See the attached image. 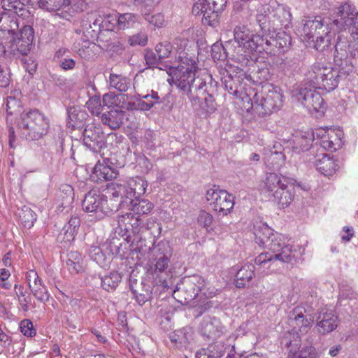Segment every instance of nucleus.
Instances as JSON below:
<instances>
[{"label": "nucleus", "instance_id": "nucleus-3", "mask_svg": "<svg viewBox=\"0 0 358 358\" xmlns=\"http://www.w3.org/2000/svg\"><path fill=\"white\" fill-rule=\"evenodd\" d=\"M17 127L27 140L38 141L48 133L50 120L38 109H30L21 113Z\"/></svg>", "mask_w": 358, "mask_h": 358}, {"label": "nucleus", "instance_id": "nucleus-61", "mask_svg": "<svg viewBox=\"0 0 358 358\" xmlns=\"http://www.w3.org/2000/svg\"><path fill=\"white\" fill-rule=\"evenodd\" d=\"M211 56L214 61H224L227 57L224 46L219 43H215L212 45Z\"/></svg>", "mask_w": 358, "mask_h": 358}, {"label": "nucleus", "instance_id": "nucleus-50", "mask_svg": "<svg viewBox=\"0 0 358 358\" xmlns=\"http://www.w3.org/2000/svg\"><path fill=\"white\" fill-rule=\"evenodd\" d=\"M316 40L313 38V41H309L307 43L308 45L313 46L316 50L323 52L330 45V36L329 34L317 35L315 37Z\"/></svg>", "mask_w": 358, "mask_h": 358}, {"label": "nucleus", "instance_id": "nucleus-16", "mask_svg": "<svg viewBox=\"0 0 358 358\" xmlns=\"http://www.w3.org/2000/svg\"><path fill=\"white\" fill-rule=\"evenodd\" d=\"M338 327V317L327 308L320 309L317 313L315 329L321 335L327 334Z\"/></svg>", "mask_w": 358, "mask_h": 358}, {"label": "nucleus", "instance_id": "nucleus-13", "mask_svg": "<svg viewBox=\"0 0 358 358\" xmlns=\"http://www.w3.org/2000/svg\"><path fill=\"white\" fill-rule=\"evenodd\" d=\"M83 135L84 145L93 152H99L105 147V137L100 124L88 123Z\"/></svg>", "mask_w": 358, "mask_h": 358}, {"label": "nucleus", "instance_id": "nucleus-25", "mask_svg": "<svg viewBox=\"0 0 358 358\" xmlns=\"http://www.w3.org/2000/svg\"><path fill=\"white\" fill-rule=\"evenodd\" d=\"M117 172L105 163L98 162L93 169L90 175L92 180L94 182L111 180L117 177Z\"/></svg>", "mask_w": 358, "mask_h": 358}, {"label": "nucleus", "instance_id": "nucleus-12", "mask_svg": "<svg viewBox=\"0 0 358 358\" xmlns=\"http://www.w3.org/2000/svg\"><path fill=\"white\" fill-rule=\"evenodd\" d=\"M288 321L294 329L300 331L301 334H306L313 324L314 317L310 310L303 306H298L289 313Z\"/></svg>", "mask_w": 358, "mask_h": 358}, {"label": "nucleus", "instance_id": "nucleus-53", "mask_svg": "<svg viewBox=\"0 0 358 358\" xmlns=\"http://www.w3.org/2000/svg\"><path fill=\"white\" fill-rule=\"evenodd\" d=\"M320 144L324 150L334 152L340 147L341 140L334 135L328 134L322 137Z\"/></svg>", "mask_w": 358, "mask_h": 358}, {"label": "nucleus", "instance_id": "nucleus-55", "mask_svg": "<svg viewBox=\"0 0 358 358\" xmlns=\"http://www.w3.org/2000/svg\"><path fill=\"white\" fill-rule=\"evenodd\" d=\"M133 86H134V90H136V95L138 97L142 98L147 101H148V100H150V101L153 103V106H155L157 103H160V97L158 95V93L157 92H155L154 90H151L150 94H143V93L139 92L138 80H136V78H135V80H134Z\"/></svg>", "mask_w": 358, "mask_h": 358}, {"label": "nucleus", "instance_id": "nucleus-32", "mask_svg": "<svg viewBox=\"0 0 358 358\" xmlns=\"http://www.w3.org/2000/svg\"><path fill=\"white\" fill-rule=\"evenodd\" d=\"M287 182V178L281 177L275 173H268L264 181L263 189L273 194L277 189L286 187Z\"/></svg>", "mask_w": 358, "mask_h": 358}, {"label": "nucleus", "instance_id": "nucleus-21", "mask_svg": "<svg viewBox=\"0 0 358 358\" xmlns=\"http://www.w3.org/2000/svg\"><path fill=\"white\" fill-rule=\"evenodd\" d=\"M271 34L266 35L267 47L271 50L268 51L270 54H275L276 52H285L291 45V36L285 31H279L274 36Z\"/></svg>", "mask_w": 358, "mask_h": 358}, {"label": "nucleus", "instance_id": "nucleus-28", "mask_svg": "<svg viewBox=\"0 0 358 358\" xmlns=\"http://www.w3.org/2000/svg\"><path fill=\"white\" fill-rule=\"evenodd\" d=\"M125 112L121 108L111 109L101 115V122L111 129L120 127L123 123Z\"/></svg>", "mask_w": 358, "mask_h": 358}, {"label": "nucleus", "instance_id": "nucleus-41", "mask_svg": "<svg viewBox=\"0 0 358 358\" xmlns=\"http://www.w3.org/2000/svg\"><path fill=\"white\" fill-rule=\"evenodd\" d=\"M1 17L0 22H3V24L0 26V29L8 34L14 36L15 31L19 29V22L15 15L9 16L5 13H2L0 10Z\"/></svg>", "mask_w": 358, "mask_h": 358}, {"label": "nucleus", "instance_id": "nucleus-23", "mask_svg": "<svg viewBox=\"0 0 358 358\" xmlns=\"http://www.w3.org/2000/svg\"><path fill=\"white\" fill-rule=\"evenodd\" d=\"M315 166L319 172L327 178L332 177L340 168L338 161L328 155L316 159Z\"/></svg>", "mask_w": 358, "mask_h": 358}, {"label": "nucleus", "instance_id": "nucleus-4", "mask_svg": "<svg viewBox=\"0 0 358 358\" xmlns=\"http://www.w3.org/2000/svg\"><path fill=\"white\" fill-rule=\"evenodd\" d=\"M353 69L352 63L347 66L346 70H344L343 66L338 69L315 64L307 76L309 82L313 83V87L331 92L338 87L340 80L352 73Z\"/></svg>", "mask_w": 358, "mask_h": 358}, {"label": "nucleus", "instance_id": "nucleus-47", "mask_svg": "<svg viewBox=\"0 0 358 358\" xmlns=\"http://www.w3.org/2000/svg\"><path fill=\"white\" fill-rule=\"evenodd\" d=\"M107 189L110 192L113 198H120V203L124 202L127 199L128 188L126 184L110 183L107 185Z\"/></svg>", "mask_w": 358, "mask_h": 358}, {"label": "nucleus", "instance_id": "nucleus-14", "mask_svg": "<svg viewBox=\"0 0 358 358\" xmlns=\"http://www.w3.org/2000/svg\"><path fill=\"white\" fill-rule=\"evenodd\" d=\"M358 55V43L353 41L351 38V43L349 44L345 38L342 39L341 36L338 37L335 45L334 61L340 66L344 64L348 65L352 62L348 61L349 57L354 58Z\"/></svg>", "mask_w": 358, "mask_h": 358}, {"label": "nucleus", "instance_id": "nucleus-30", "mask_svg": "<svg viewBox=\"0 0 358 358\" xmlns=\"http://www.w3.org/2000/svg\"><path fill=\"white\" fill-rule=\"evenodd\" d=\"M270 6L264 5L257 9L256 21L263 34L267 35L273 30V22L269 13Z\"/></svg>", "mask_w": 358, "mask_h": 358}, {"label": "nucleus", "instance_id": "nucleus-34", "mask_svg": "<svg viewBox=\"0 0 358 358\" xmlns=\"http://www.w3.org/2000/svg\"><path fill=\"white\" fill-rule=\"evenodd\" d=\"M255 266L252 264H244L236 273L235 285L238 288L245 287L255 276Z\"/></svg>", "mask_w": 358, "mask_h": 358}, {"label": "nucleus", "instance_id": "nucleus-43", "mask_svg": "<svg viewBox=\"0 0 358 358\" xmlns=\"http://www.w3.org/2000/svg\"><path fill=\"white\" fill-rule=\"evenodd\" d=\"M70 0H40L39 7L48 12H57L70 5Z\"/></svg>", "mask_w": 358, "mask_h": 358}, {"label": "nucleus", "instance_id": "nucleus-42", "mask_svg": "<svg viewBox=\"0 0 358 358\" xmlns=\"http://www.w3.org/2000/svg\"><path fill=\"white\" fill-rule=\"evenodd\" d=\"M137 284H138L137 280L130 278V279H129L130 289H131L133 295L134 296L137 303L140 306H143V304H145V303L146 301H148V300H150V299H151L152 292L148 289H142L141 292H139L136 287Z\"/></svg>", "mask_w": 358, "mask_h": 358}, {"label": "nucleus", "instance_id": "nucleus-62", "mask_svg": "<svg viewBox=\"0 0 358 358\" xmlns=\"http://www.w3.org/2000/svg\"><path fill=\"white\" fill-rule=\"evenodd\" d=\"M142 14L144 16L145 20L148 22L150 24L156 27H162L164 24V17L162 13H156L155 15H150V13H144L141 10Z\"/></svg>", "mask_w": 358, "mask_h": 358}, {"label": "nucleus", "instance_id": "nucleus-37", "mask_svg": "<svg viewBox=\"0 0 358 358\" xmlns=\"http://www.w3.org/2000/svg\"><path fill=\"white\" fill-rule=\"evenodd\" d=\"M192 340V331L190 328H183L171 336V341L178 348H186Z\"/></svg>", "mask_w": 358, "mask_h": 358}, {"label": "nucleus", "instance_id": "nucleus-51", "mask_svg": "<svg viewBox=\"0 0 358 358\" xmlns=\"http://www.w3.org/2000/svg\"><path fill=\"white\" fill-rule=\"evenodd\" d=\"M306 108L310 111V113H324V100L319 93L315 94V97L310 101L308 100V103H306Z\"/></svg>", "mask_w": 358, "mask_h": 358}, {"label": "nucleus", "instance_id": "nucleus-59", "mask_svg": "<svg viewBox=\"0 0 358 358\" xmlns=\"http://www.w3.org/2000/svg\"><path fill=\"white\" fill-rule=\"evenodd\" d=\"M89 255L90 258L96 262L101 266H104L105 263V255L102 252V250L99 246L92 245L89 249Z\"/></svg>", "mask_w": 358, "mask_h": 358}, {"label": "nucleus", "instance_id": "nucleus-35", "mask_svg": "<svg viewBox=\"0 0 358 358\" xmlns=\"http://www.w3.org/2000/svg\"><path fill=\"white\" fill-rule=\"evenodd\" d=\"M88 115L78 107H71L68 109V124L75 129L83 128Z\"/></svg>", "mask_w": 358, "mask_h": 358}, {"label": "nucleus", "instance_id": "nucleus-9", "mask_svg": "<svg viewBox=\"0 0 358 358\" xmlns=\"http://www.w3.org/2000/svg\"><path fill=\"white\" fill-rule=\"evenodd\" d=\"M107 196L96 191L91 190L85 196L82 207L96 221L110 215L115 210L108 204Z\"/></svg>", "mask_w": 358, "mask_h": 358}, {"label": "nucleus", "instance_id": "nucleus-39", "mask_svg": "<svg viewBox=\"0 0 358 358\" xmlns=\"http://www.w3.org/2000/svg\"><path fill=\"white\" fill-rule=\"evenodd\" d=\"M117 30H126L134 28L138 23V16L131 13H117Z\"/></svg>", "mask_w": 358, "mask_h": 358}, {"label": "nucleus", "instance_id": "nucleus-10", "mask_svg": "<svg viewBox=\"0 0 358 358\" xmlns=\"http://www.w3.org/2000/svg\"><path fill=\"white\" fill-rule=\"evenodd\" d=\"M245 54L234 56L235 62L240 65V68L250 66L255 64L254 59L249 55L252 52H266L268 53L271 50L267 47L266 35L252 34L246 42L242 45Z\"/></svg>", "mask_w": 358, "mask_h": 358}, {"label": "nucleus", "instance_id": "nucleus-36", "mask_svg": "<svg viewBox=\"0 0 358 358\" xmlns=\"http://www.w3.org/2000/svg\"><path fill=\"white\" fill-rule=\"evenodd\" d=\"M108 82L110 87L117 90L120 92H127L131 85L130 78L122 74L114 73H110Z\"/></svg>", "mask_w": 358, "mask_h": 358}, {"label": "nucleus", "instance_id": "nucleus-19", "mask_svg": "<svg viewBox=\"0 0 358 358\" xmlns=\"http://www.w3.org/2000/svg\"><path fill=\"white\" fill-rule=\"evenodd\" d=\"M238 68L240 69V71L237 72V74H238V76H232V74L226 69H223L221 71V80L224 85L226 90L229 94L236 97L241 96V90L242 87L241 86L240 78L243 79V77L245 78V71L243 69L240 68V66H238Z\"/></svg>", "mask_w": 358, "mask_h": 358}, {"label": "nucleus", "instance_id": "nucleus-57", "mask_svg": "<svg viewBox=\"0 0 358 358\" xmlns=\"http://www.w3.org/2000/svg\"><path fill=\"white\" fill-rule=\"evenodd\" d=\"M227 346L222 341H216L208 345L210 356L213 358H220L225 352Z\"/></svg>", "mask_w": 358, "mask_h": 358}, {"label": "nucleus", "instance_id": "nucleus-33", "mask_svg": "<svg viewBox=\"0 0 358 358\" xmlns=\"http://www.w3.org/2000/svg\"><path fill=\"white\" fill-rule=\"evenodd\" d=\"M65 263L71 273H79L85 270L83 257L81 253L77 251L69 252Z\"/></svg>", "mask_w": 358, "mask_h": 358}, {"label": "nucleus", "instance_id": "nucleus-64", "mask_svg": "<svg viewBox=\"0 0 358 358\" xmlns=\"http://www.w3.org/2000/svg\"><path fill=\"white\" fill-rule=\"evenodd\" d=\"M101 27L108 31L117 30V13L106 15L101 22Z\"/></svg>", "mask_w": 358, "mask_h": 358}, {"label": "nucleus", "instance_id": "nucleus-63", "mask_svg": "<svg viewBox=\"0 0 358 358\" xmlns=\"http://www.w3.org/2000/svg\"><path fill=\"white\" fill-rule=\"evenodd\" d=\"M172 50V45L168 41L159 43L155 47V52L161 59L167 58Z\"/></svg>", "mask_w": 358, "mask_h": 358}, {"label": "nucleus", "instance_id": "nucleus-5", "mask_svg": "<svg viewBox=\"0 0 358 358\" xmlns=\"http://www.w3.org/2000/svg\"><path fill=\"white\" fill-rule=\"evenodd\" d=\"M251 101L253 110L263 117L280 110L282 106V94L278 87L266 83L261 90L256 89Z\"/></svg>", "mask_w": 358, "mask_h": 358}, {"label": "nucleus", "instance_id": "nucleus-46", "mask_svg": "<svg viewBox=\"0 0 358 358\" xmlns=\"http://www.w3.org/2000/svg\"><path fill=\"white\" fill-rule=\"evenodd\" d=\"M19 218L24 227L30 229L36 220V214L28 206H23L20 210Z\"/></svg>", "mask_w": 358, "mask_h": 358}, {"label": "nucleus", "instance_id": "nucleus-24", "mask_svg": "<svg viewBox=\"0 0 358 358\" xmlns=\"http://www.w3.org/2000/svg\"><path fill=\"white\" fill-rule=\"evenodd\" d=\"M180 290L184 291L187 294V296L185 297V300H192L196 297L199 292L201 290L199 278H185L181 285L176 286V288L173 292V295H175L177 292Z\"/></svg>", "mask_w": 358, "mask_h": 358}, {"label": "nucleus", "instance_id": "nucleus-54", "mask_svg": "<svg viewBox=\"0 0 358 358\" xmlns=\"http://www.w3.org/2000/svg\"><path fill=\"white\" fill-rule=\"evenodd\" d=\"M266 160L271 169H278L284 164L285 155L281 152L271 150Z\"/></svg>", "mask_w": 358, "mask_h": 358}, {"label": "nucleus", "instance_id": "nucleus-2", "mask_svg": "<svg viewBox=\"0 0 358 358\" xmlns=\"http://www.w3.org/2000/svg\"><path fill=\"white\" fill-rule=\"evenodd\" d=\"M254 235L256 243L275 252V257L280 262L289 263L295 259L292 245L287 243L286 238L282 234H274L267 224L259 223L255 225Z\"/></svg>", "mask_w": 358, "mask_h": 358}, {"label": "nucleus", "instance_id": "nucleus-1", "mask_svg": "<svg viewBox=\"0 0 358 358\" xmlns=\"http://www.w3.org/2000/svg\"><path fill=\"white\" fill-rule=\"evenodd\" d=\"M179 64L169 69L173 84L182 96H187L198 115L206 117L216 110L213 94L217 83L206 71H199L196 60L181 51L178 55Z\"/></svg>", "mask_w": 358, "mask_h": 358}, {"label": "nucleus", "instance_id": "nucleus-44", "mask_svg": "<svg viewBox=\"0 0 358 358\" xmlns=\"http://www.w3.org/2000/svg\"><path fill=\"white\" fill-rule=\"evenodd\" d=\"M129 203L131 205V210L138 215H147L150 213L153 208V204L146 199H131V201H129Z\"/></svg>", "mask_w": 358, "mask_h": 358}, {"label": "nucleus", "instance_id": "nucleus-20", "mask_svg": "<svg viewBox=\"0 0 358 358\" xmlns=\"http://www.w3.org/2000/svg\"><path fill=\"white\" fill-rule=\"evenodd\" d=\"M26 278L29 289L36 299L43 303L48 301L50 294L37 273L34 270H30L27 273Z\"/></svg>", "mask_w": 358, "mask_h": 358}, {"label": "nucleus", "instance_id": "nucleus-7", "mask_svg": "<svg viewBox=\"0 0 358 358\" xmlns=\"http://www.w3.org/2000/svg\"><path fill=\"white\" fill-rule=\"evenodd\" d=\"M34 34L33 27L30 25H25L20 29V36L10 41V45L7 48L0 41V57L18 58L21 55H27L31 50Z\"/></svg>", "mask_w": 358, "mask_h": 358}, {"label": "nucleus", "instance_id": "nucleus-11", "mask_svg": "<svg viewBox=\"0 0 358 358\" xmlns=\"http://www.w3.org/2000/svg\"><path fill=\"white\" fill-rule=\"evenodd\" d=\"M206 198L219 215H227L234 208V196L215 185L207 190Z\"/></svg>", "mask_w": 358, "mask_h": 358}, {"label": "nucleus", "instance_id": "nucleus-56", "mask_svg": "<svg viewBox=\"0 0 358 358\" xmlns=\"http://www.w3.org/2000/svg\"><path fill=\"white\" fill-rule=\"evenodd\" d=\"M234 40L238 43L240 47L246 42L251 36L250 31L245 27H236L234 29Z\"/></svg>", "mask_w": 358, "mask_h": 358}, {"label": "nucleus", "instance_id": "nucleus-8", "mask_svg": "<svg viewBox=\"0 0 358 358\" xmlns=\"http://www.w3.org/2000/svg\"><path fill=\"white\" fill-rule=\"evenodd\" d=\"M172 256V249L167 241H160L152 245L151 256L149 259L148 272L152 275L159 276L161 273H167L170 270V258Z\"/></svg>", "mask_w": 358, "mask_h": 358}, {"label": "nucleus", "instance_id": "nucleus-45", "mask_svg": "<svg viewBox=\"0 0 358 358\" xmlns=\"http://www.w3.org/2000/svg\"><path fill=\"white\" fill-rule=\"evenodd\" d=\"M269 77V72L267 69H258L257 71H252L250 74H247L245 72V78L248 80L252 82L254 84L257 85H261V87L265 85L266 80Z\"/></svg>", "mask_w": 358, "mask_h": 358}, {"label": "nucleus", "instance_id": "nucleus-60", "mask_svg": "<svg viewBox=\"0 0 358 358\" xmlns=\"http://www.w3.org/2000/svg\"><path fill=\"white\" fill-rule=\"evenodd\" d=\"M86 106L92 114L98 115L101 111V101L100 96L94 95L87 101Z\"/></svg>", "mask_w": 358, "mask_h": 358}, {"label": "nucleus", "instance_id": "nucleus-40", "mask_svg": "<svg viewBox=\"0 0 358 358\" xmlns=\"http://www.w3.org/2000/svg\"><path fill=\"white\" fill-rule=\"evenodd\" d=\"M122 280V275L117 271H111L101 278V286L107 292L115 290Z\"/></svg>", "mask_w": 358, "mask_h": 358}, {"label": "nucleus", "instance_id": "nucleus-48", "mask_svg": "<svg viewBox=\"0 0 358 358\" xmlns=\"http://www.w3.org/2000/svg\"><path fill=\"white\" fill-rule=\"evenodd\" d=\"M153 245L154 244L148 245L145 239L139 238L136 241V238H134L131 243V247L133 251H135L143 257L148 253V257L151 256V250Z\"/></svg>", "mask_w": 358, "mask_h": 358}, {"label": "nucleus", "instance_id": "nucleus-17", "mask_svg": "<svg viewBox=\"0 0 358 358\" xmlns=\"http://www.w3.org/2000/svg\"><path fill=\"white\" fill-rule=\"evenodd\" d=\"M328 26V23L324 22L321 17L317 16L313 20L308 19L303 24L301 35L306 43H310L309 41H313V38L321 33L325 35L329 34Z\"/></svg>", "mask_w": 358, "mask_h": 358}, {"label": "nucleus", "instance_id": "nucleus-6", "mask_svg": "<svg viewBox=\"0 0 358 358\" xmlns=\"http://www.w3.org/2000/svg\"><path fill=\"white\" fill-rule=\"evenodd\" d=\"M331 29L337 31L349 29L353 41L358 43V11L349 3L337 8L331 15Z\"/></svg>", "mask_w": 358, "mask_h": 358}, {"label": "nucleus", "instance_id": "nucleus-18", "mask_svg": "<svg viewBox=\"0 0 358 358\" xmlns=\"http://www.w3.org/2000/svg\"><path fill=\"white\" fill-rule=\"evenodd\" d=\"M283 342L289 349L287 358H320L317 351L313 346L306 345L301 348L299 340L291 341L285 338Z\"/></svg>", "mask_w": 358, "mask_h": 358}, {"label": "nucleus", "instance_id": "nucleus-27", "mask_svg": "<svg viewBox=\"0 0 358 358\" xmlns=\"http://www.w3.org/2000/svg\"><path fill=\"white\" fill-rule=\"evenodd\" d=\"M313 133L310 131L299 132L291 141L292 150L296 153L308 150L313 141Z\"/></svg>", "mask_w": 358, "mask_h": 358}, {"label": "nucleus", "instance_id": "nucleus-15", "mask_svg": "<svg viewBox=\"0 0 358 358\" xmlns=\"http://www.w3.org/2000/svg\"><path fill=\"white\" fill-rule=\"evenodd\" d=\"M199 331L205 340L214 341L224 334L225 327L216 317H204L201 322Z\"/></svg>", "mask_w": 358, "mask_h": 358}, {"label": "nucleus", "instance_id": "nucleus-31", "mask_svg": "<svg viewBox=\"0 0 358 358\" xmlns=\"http://www.w3.org/2000/svg\"><path fill=\"white\" fill-rule=\"evenodd\" d=\"M315 89H318V87H313V83H310V84L305 83L292 91V96L295 97L298 101L306 107V103H308V100L310 101L313 99L315 94H319V92L315 91Z\"/></svg>", "mask_w": 358, "mask_h": 358}, {"label": "nucleus", "instance_id": "nucleus-22", "mask_svg": "<svg viewBox=\"0 0 358 358\" xmlns=\"http://www.w3.org/2000/svg\"><path fill=\"white\" fill-rule=\"evenodd\" d=\"M269 13L271 16L273 31L286 25L291 20L292 15L286 7L282 5L271 2Z\"/></svg>", "mask_w": 358, "mask_h": 358}, {"label": "nucleus", "instance_id": "nucleus-58", "mask_svg": "<svg viewBox=\"0 0 358 358\" xmlns=\"http://www.w3.org/2000/svg\"><path fill=\"white\" fill-rule=\"evenodd\" d=\"M103 104L108 108H120V96L114 92H108L103 95L102 98Z\"/></svg>", "mask_w": 358, "mask_h": 358}, {"label": "nucleus", "instance_id": "nucleus-49", "mask_svg": "<svg viewBox=\"0 0 358 358\" xmlns=\"http://www.w3.org/2000/svg\"><path fill=\"white\" fill-rule=\"evenodd\" d=\"M80 224V220L77 216H72L69 221L68 225L64 226L63 230L67 241L73 239Z\"/></svg>", "mask_w": 358, "mask_h": 358}, {"label": "nucleus", "instance_id": "nucleus-26", "mask_svg": "<svg viewBox=\"0 0 358 358\" xmlns=\"http://www.w3.org/2000/svg\"><path fill=\"white\" fill-rule=\"evenodd\" d=\"M128 188L127 199L131 201V199H139V197L144 194L147 187L148 182L143 178L136 177L130 178L127 184Z\"/></svg>", "mask_w": 358, "mask_h": 358}, {"label": "nucleus", "instance_id": "nucleus-29", "mask_svg": "<svg viewBox=\"0 0 358 358\" xmlns=\"http://www.w3.org/2000/svg\"><path fill=\"white\" fill-rule=\"evenodd\" d=\"M227 0H208L207 11H205V20L207 24L214 26L217 22L218 13L222 11L226 6Z\"/></svg>", "mask_w": 358, "mask_h": 358}, {"label": "nucleus", "instance_id": "nucleus-52", "mask_svg": "<svg viewBox=\"0 0 358 358\" xmlns=\"http://www.w3.org/2000/svg\"><path fill=\"white\" fill-rule=\"evenodd\" d=\"M15 290L22 310L27 311L31 300L29 294L21 285L18 287L17 285H15Z\"/></svg>", "mask_w": 358, "mask_h": 358}, {"label": "nucleus", "instance_id": "nucleus-38", "mask_svg": "<svg viewBox=\"0 0 358 358\" xmlns=\"http://www.w3.org/2000/svg\"><path fill=\"white\" fill-rule=\"evenodd\" d=\"M273 196L274 201L280 208H285L292 203L294 194L292 189H289L287 184H286V187H282V188L280 187L275 190V192L273 193Z\"/></svg>", "mask_w": 358, "mask_h": 358}]
</instances>
